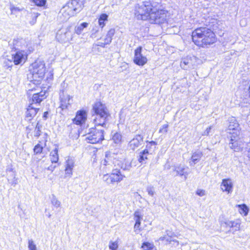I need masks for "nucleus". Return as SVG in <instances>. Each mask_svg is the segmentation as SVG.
<instances>
[{"instance_id": "nucleus-1", "label": "nucleus", "mask_w": 250, "mask_h": 250, "mask_svg": "<svg viewBox=\"0 0 250 250\" xmlns=\"http://www.w3.org/2000/svg\"><path fill=\"white\" fill-rule=\"evenodd\" d=\"M210 19L206 21V27H200L194 30L192 32L191 38L193 42L198 46L204 47L214 43L216 41V36L213 32L214 29L213 24L216 20Z\"/></svg>"}, {"instance_id": "nucleus-2", "label": "nucleus", "mask_w": 250, "mask_h": 250, "mask_svg": "<svg viewBox=\"0 0 250 250\" xmlns=\"http://www.w3.org/2000/svg\"><path fill=\"white\" fill-rule=\"evenodd\" d=\"M45 66L43 61L37 60L29 67V73L27 74V79H30L29 85L33 84V88L38 84L43 78L45 73Z\"/></svg>"}, {"instance_id": "nucleus-3", "label": "nucleus", "mask_w": 250, "mask_h": 250, "mask_svg": "<svg viewBox=\"0 0 250 250\" xmlns=\"http://www.w3.org/2000/svg\"><path fill=\"white\" fill-rule=\"evenodd\" d=\"M92 110L96 116L94 119L95 125L106 127V119L109 114L105 105L100 102H96L93 105Z\"/></svg>"}, {"instance_id": "nucleus-4", "label": "nucleus", "mask_w": 250, "mask_h": 250, "mask_svg": "<svg viewBox=\"0 0 250 250\" xmlns=\"http://www.w3.org/2000/svg\"><path fill=\"white\" fill-rule=\"evenodd\" d=\"M152 9V6L150 2L145 1L136 5L135 7V16L138 20L143 21L148 19Z\"/></svg>"}, {"instance_id": "nucleus-5", "label": "nucleus", "mask_w": 250, "mask_h": 250, "mask_svg": "<svg viewBox=\"0 0 250 250\" xmlns=\"http://www.w3.org/2000/svg\"><path fill=\"white\" fill-rule=\"evenodd\" d=\"M167 12L165 10H157L153 7L149 16L148 19L150 22L157 24L164 23L166 21Z\"/></svg>"}, {"instance_id": "nucleus-6", "label": "nucleus", "mask_w": 250, "mask_h": 250, "mask_svg": "<svg viewBox=\"0 0 250 250\" xmlns=\"http://www.w3.org/2000/svg\"><path fill=\"white\" fill-rule=\"evenodd\" d=\"M85 139L90 144H97L104 140V130L92 128L86 135Z\"/></svg>"}, {"instance_id": "nucleus-7", "label": "nucleus", "mask_w": 250, "mask_h": 250, "mask_svg": "<svg viewBox=\"0 0 250 250\" xmlns=\"http://www.w3.org/2000/svg\"><path fill=\"white\" fill-rule=\"evenodd\" d=\"M125 177L124 173L117 168L112 170L110 175L108 174L103 176V180L108 184H113L115 183H119Z\"/></svg>"}, {"instance_id": "nucleus-8", "label": "nucleus", "mask_w": 250, "mask_h": 250, "mask_svg": "<svg viewBox=\"0 0 250 250\" xmlns=\"http://www.w3.org/2000/svg\"><path fill=\"white\" fill-rule=\"evenodd\" d=\"M65 83L63 82L61 84V88L60 89V107L62 109H66L70 105L72 102V97L67 94L65 91Z\"/></svg>"}, {"instance_id": "nucleus-9", "label": "nucleus", "mask_w": 250, "mask_h": 250, "mask_svg": "<svg viewBox=\"0 0 250 250\" xmlns=\"http://www.w3.org/2000/svg\"><path fill=\"white\" fill-rule=\"evenodd\" d=\"M118 162L117 155L110 151L105 152V158L101 162V167L105 171L110 170L113 165L116 166Z\"/></svg>"}, {"instance_id": "nucleus-10", "label": "nucleus", "mask_w": 250, "mask_h": 250, "mask_svg": "<svg viewBox=\"0 0 250 250\" xmlns=\"http://www.w3.org/2000/svg\"><path fill=\"white\" fill-rule=\"evenodd\" d=\"M71 26L62 28L59 30L56 34L57 39L61 42H66L72 40Z\"/></svg>"}, {"instance_id": "nucleus-11", "label": "nucleus", "mask_w": 250, "mask_h": 250, "mask_svg": "<svg viewBox=\"0 0 250 250\" xmlns=\"http://www.w3.org/2000/svg\"><path fill=\"white\" fill-rule=\"evenodd\" d=\"M142 47L139 46L134 51L133 62L139 66H143L147 62V59L146 57L144 56L142 53Z\"/></svg>"}, {"instance_id": "nucleus-12", "label": "nucleus", "mask_w": 250, "mask_h": 250, "mask_svg": "<svg viewBox=\"0 0 250 250\" xmlns=\"http://www.w3.org/2000/svg\"><path fill=\"white\" fill-rule=\"evenodd\" d=\"M196 57L194 56H187L182 59L180 66L185 70L194 68L196 65Z\"/></svg>"}, {"instance_id": "nucleus-13", "label": "nucleus", "mask_w": 250, "mask_h": 250, "mask_svg": "<svg viewBox=\"0 0 250 250\" xmlns=\"http://www.w3.org/2000/svg\"><path fill=\"white\" fill-rule=\"evenodd\" d=\"M229 125L227 129L228 133L235 136L240 134L239 125L235 117H231L229 119Z\"/></svg>"}, {"instance_id": "nucleus-14", "label": "nucleus", "mask_w": 250, "mask_h": 250, "mask_svg": "<svg viewBox=\"0 0 250 250\" xmlns=\"http://www.w3.org/2000/svg\"><path fill=\"white\" fill-rule=\"evenodd\" d=\"M26 52L22 50L16 51L15 54H12V59L15 65L24 63L27 59Z\"/></svg>"}, {"instance_id": "nucleus-15", "label": "nucleus", "mask_w": 250, "mask_h": 250, "mask_svg": "<svg viewBox=\"0 0 250 250\" xmlns=\"http://www.w3.org/2000/svg\"><path fill=\"white\" fill-rule=\"evenodd\" d=\"M60 13L64 17L63 21H67L70 17L75 15L73 7L67 2L61 9Z\"/></svg>"}, {"instance_id": "nucleus-16", "label": "nucleus", "mask_w": 250, "mask_h": 250, "mask_svg": "<svg viewBox=\"0 0 250 250\" xmlns=\"http://www.w3.org/2000/svg\"><path fill=\"white\" fill-rule=\"evenodd\" d=\"M86 119V111L84 109H81L77 112L75 117L73 119V123L81 125L85 123Z\"/></svg>"}, {"instance_id": "nucleus-17", "label": "nucleus", "mask_w": 250, "mask_h": 250, "mask_svg": "<svg viewBox=\"0 0 250 250\" xmlns=\"http://www.w3.org/2000/svg\"><path fill=\"white\" fill-rule=\"evenodd\" d=\"M144 137L140 134L136 135L129 142L128 146L130 149L134 150L143 143Z\"/></svg>"}, {"instance_id": "nucleus-18", "label": "nucleus", "mask_w": 250, "mask_h": 250, "mask_svg": "<svg viewBox=\"0 0 250 250\" xmlns=\"http://www.w3.org/2000/svg\"><path fill=\"white\" fill-rule=\"evenodd\" d=\"M221 189L228 194L231 193L233 188V183L229 178L223 179L221 185Z\"/></svg>"}, {"instance_id": "nucleus-19", "label": "nucleus", "mask_w": 250, "mask_h": 250, "mask_svg": "<svg viewBox=\"0 0 250 250\" xmlns=\"http://www.w3.org/2000/svg\"><path fill=\"white\" fill-rule=\"evenodd\" d=\"M39 110V108L34 106L32 104H30L27 108L25 112V119L28 121H31L37 114Z\"/></svg>"}, {"instance_id": "nucleus-20", "label": "nucleus", "mask_w": 250, "mask_h": 250, "mask_svg": "<svg viewBox=\"0 0 250 250\" xmlns=\"http://www.w3.org/2000/svg\"><path fill=\"white\" fill-rule=\"evenodd\" d=\"M25 43V41L22 39H14L9 42V45L10 48L15 51H18L20 50L19 47H21L22 45Z\"/></svg>"}, {"instance_id": "nucleus-21", "label": "nucleus", "mask_w": 250, "mask_h": 250, "mask_svg": "<svg viewBox=\"0 0 250 250\" xmlns=\"http://www.w3.org/2000/svg\"><path fill=\"white\" fill-rule=\"evenodd\" d=\"M69 2V4L73 7L75 15L82 10L83 6V0H71Z\"/></svg>"}, {"instance_id": "nucleus-22", "label": "nucleus", "mask_w": 250, "mask_h": 250, "mask_svg": "<svg viewBox=\"0 0 250 250\" xmlns=\"http://www.w3.org/2000/svg\"><path fill=\"white\" fill-rule=\"evenodd\" d=\"M74 160L70 157H68L66 160L65 172V175L67 176H70L72 175V170L74 167Z\"/></svg>"}, {"instance_id": "nucleus-23", "label": "nucleus", "mask_w": 250, "mask_h": 250, "mask_svg": "<svg viewBox=\"0 0 250 250\" xmlns=\"http://www.w3.org/2000/svg\"><path fill=\"white\" fill-rule=\"evenodd\" d=\"M203 154L202 152L200 150H198L192 153L189 162L190 166H194L195 164L198 163L203 157Z\"/></svg>"}, {"instance_id": "nucleus-24", "label": "nucleus", "mask_w": 250, "mask_h": 250, "mask_svg": "<svg viewBox=\"0 0 250 250\" xmlns=\"http://www.w3.org/2000/svg\"><path fill=\"white\" fill-rule=\"evenodd\" d=\"M45 91H42L40 92H38L37 93H34L33 95L32 99V105L33 104H40L42 101H43L45 98Z\"/></svg>"}, {"instance_id": "nucleus-25", "label": "nucleus", "mask_w": 250, "mask_h": 250, "mask_svg": "<svg viewBox=\"0 0 250 250\" xmlns=\"http://www.w3.org/2000/svg\"><path fill=\"white\" fill-rule=\"evenodd\" d=\"M133 161L128 162L127 161L124 160V162L120 161L118 160V162L116 163V166H118L123 171H129L130 170L132 167Z\"/></svg>"}, {"instance_id": "nucleus-26", "label": "nucleus", "mask_w": 250, "mask_h": 250, "mask_svg": "<svg viewBox=\"0 0 250 250\" xmlns=\"http://www.w3.org/2000/svg\"><path fill=\"white\" fill-rule=\"evenodd\" d=\"M229 137L230 138L229 143L230 148L234 151H239L241 147L237 141L238 136L234 137L233 135H231Z\"/></svg>"}, {"instance_id": "nucleus-27", "label": "nucleus", "mask_w": 250, "mask_h": 250, "mask_svg": "<svg viewBox=\"0 0 250 250\" xmlns=\"http://www.w3.org/2000/svg\"><path fill=\"white\" fill-rule=\"evenodd\" d=\"M146 148L144 150H146L147 152L151 154L152 153L154 152L156 148V146L157 145V143L155 141H146Z\"/></svg>"}, {"instance_id": "nucleus-28", "label": "nucleus", "mask_w": 250, "mask_h": 250, "mask_svg": "<svg viewBox=\"0 0 250 250\" xmlns=\"http://www.w3.org/2000/svg\"><path fill=\"white\" fill-rule=\"evenodd\" d=\"M149 154L148 152H147L146 150H143L141 152H140L139 155L138 157V160L139 163L142 164H145L146 163V161L148 159L147 156Z\"/></svg>"}, {"instance_id": "nucleus-29", "label": "nucleus", "mask_w": 250, "mask_h": 250, "mask_svg": "<svg viewBox=\"0 0 250 250\" xmlns=\"http://www.w3.org/2000/svg\"><path fill=\"white\" fill-rule=\"evenodd\" d=\"M50 160L52 163H57L59 160V155H58V149L56 148L54 150H53L52 152H51L50 154Z\"/></svg>"}, {"instance_id": "nucleus-30", "label": "nucleus", "mask_w": 250, "mask_h": 250, "mask_svg": "<svg viewBox=\"0 0 250 250\" xmlns=\"http://www.w3.org/2000/svg\"><path fill=\"white\" fill-rule=\"evenodd\" d=\"M108 16L105 14H102L98 20V23L99 26L103 28L105 25V21H107Z\"/></svg>"}, {"instance_id": "nucleus-31", "label": "nucleus", "mask_w": 250, "mask_h": 250, "mask_svg": "<svg viewBox=\"0 0 250 250\" xmlns=\"http://www.w3.org/2000/svg\"><path fill=\"white\" fill-rule=\"evenodd\" d=\"M227 226L232 229L233 232L239 229L240 224L234 221H228L225 223Z\"/></svg>"}, {"instance_id": "nucleus-32", "label": "nucleus", "mask_w": 250, "mask_h": 250, "mask_svg": "<svg viewBox=\"0 0 250 250\" xmlns=\"http://www.w3.org/2000/svg\"><path fill=\"white\" fill-rule=\"evenodd\" d=\"M88 25V23L84 22L80 24L79 25L76 26L75 28V33L78 35L81 34L83 31V29L86 28Z\"/></svg>"}, {"instance_id": "nucleus-33", "label": "nucleus", "mask_w": 250, "mask_h": 250, "mask_svg": "<svg viewBox=\"0 0 250 250\" xmlns=\"http://www.w3.org/2000/svg\"><path fill=\"white\" fill-rule=\"evenodd\" d=\"M238 207L239 208V212L244 216H247L249 211V208L246 204L238 205Z\"/></svg>"}, {"instance_id": "nucleus-34", "label": "nucleus", "mask_w": 250, "mask_h": 250, "mask_svg": "<svg viewBox=\"0 0 250 250\" xmlns=\"http://www.w3.org/2000/svg\"><path fill=\"white\" fill-rule=\"evenodd\" d=\"M9 9L11 11V14L15 15L19 13L23 9V8H21L19 7L16 6L13 4L11 3L10 4Z\"/></svg>"}, {"instance_id": "nucleus-35", "label": "nucleus", "mask_w": 250, "mask_h": 250, "mask_svg": "<svg viewBox=\"0 0 250 250\" xmlns=\"http://www.w3.org/2000/svg\"><path fill=\"white\" fill-rule=\"evenodd\" d=\"M112 140L115 144H120L122 140V134L119 132L114 133L112 135Z\"/></svg>"}, {"instance_id": "nucleus-36", "label": "nucleus", "mask_w": 250, "mask_h": 250, "mask_svg": "<svg viewBox=\"0 0 250 250\" xmlns=\"http://www.w3.org/2000/svg\"><path fill=\"white\" fill-rule=\"evenodd\" d=\"M185 167H184L178 166L174 168V171L176 172V175L175 176L179 175L180 176L185 175V172H184Z\"/></svg>"}, {"instance_id": "nucleus-37", "label": "nucleus", "mask_w": 250, "mask_h": 250, "mask_svg": "<svg viewBox=\"0 0 250 250\" xmlns=\"http://www.w3.org/2000/svg\"><path fill=\"white\" fill-rule=\"evenodd\" d=\"M42 125H41L38 121L36 124L35 129L34 130V136L36 137H39L41 135V128Z\"/></svg>"}, {"instance_id": "nucleus-38", "label": "nucleus", "mask_w": 250, "mask_h": 250, "mask_svg": "<svg viewBox=\"0 0 250 250\" xmlns=\"http://www.w3.org/2000/svg\"><path fill=\"white\" fill-rule=\"evenodd\" d=\"M142 248L143 250H153L154 246L153 244L149 242H144L142 244Z\"/></svg>"}, {"instance_id": "nucleus-39", "label": "nucleus", "mask_w": 250, "mask_h": 250, "mask_svg": "<svg viewBox=\"0 0 250 250\" xmlns=\"http://www.w3.org/2000/svg\"><path fill=\"white\" fill-rule=\"evenodd\" d=\"M30 1L39 7L44 6L46 3V0H30Z\"/></svg>"}, {"instance_id": "nucleus-40", "label": "nucleus", "mask_w": 250, "mask_h": 250, "mask_svg": "<svg viewBox=\"0 0 250 250\" xmlns=\"http://www.w3.org/2000/svg\"><path fill=\"white\" fill-rule=\"evenodd\" d=\"M13 62L11 60L5 59L3 61V66L6 69L11 68L13 66Z\"/></svg>"}, {"instance_id": "nucleus-41", "label": "nucleus", "mask_w": 250, "mask_h": 250, "mask_svg": "<svg viewBox=\"0 0 250 250\" xmlns=\"http://www.w3.org/2000/svg\"><path fill=\"white\" fill-rule=\"evenodd\" d=\"M43 148V146L38 144L34 146L33 149L34 152L35 154H41Z\"/></svg>"}, {"instance_id": "nucleus-42", "label": "nucleus", "mask_w": 250, "mask_h": 250, "mask_svg": "<svg viewBox=\"0 0 250 250\" xmlns=\"http://www.w3.org/2000/svg\"><path fill=\"white\" fill-rule=\"evenodd\" d=\"M51 203L56 208L59 207L61 204L60 202L57 200L54 195H52L51 197Z\"/></svg>"}, {"instance_id": "nucleus-43", "label": "nucleus", "mask_w": 250, "mask_h": 250, "mask_svg": "<svg viewBox=\"0 0 250 250\" xmlns=\"http://www.w3.org/2000/svg\"><path fill=\"white\" fill-rule=\"evenodd\" d=\"M28 248L29 250H37L36 245L32 239L28 240Z\"/></svg>"}, {"instance_id": "nucleus-44", "label": "nucleus", "mask_w": 250, "mask_h": 250, "mask_svg": "<svg viewBox=\"0 0 250 250\" xmlns=\"http://www.w3.org/2000/svg\"><path fill=\"white\" fill-rule=\"evenodd\" d=\"M146 190L148 195L152 197L153 196L155 193L154 188L152 186H147L146 187Z\"/></svg>"}, {"instance_id": "nucleus-45", "label": "nucleus", "mask_w": 250, "mask_h": 250, "mask_svg": "<svg viewBox=\"0 0 250 250\" xmlns=\"http://www.w3.org/2000/svg\"><path fill=\"white\" fill-rule=\"evenodd\" d=\"M167 235H168V236H166L161 237L160 238V240H162V241L166 240V241L168 242L169 243H170L171 241H174V242H177V240H174L172 239V236L171 235H169V233H167Z\"/></svg>"}, {"instance_id": "nucleus-46", "label": "nucleus", "mask_w": 250, "mask_h": 250, "mask_svg": "<svg viewBox=\"0 0 250 250\" xmlns=\"http://www.w3.org/2000/svg\"><path fill=\"white\" fill-rule=\"evenodd\" d=\"M109 248L111 250H117L118 248V242L110 241L109 244Z\"/></svg>"}, {"instance_id": "nucleus-47", "label": "nucleus", "mask_w": 250, "mask_h": 250, "mask_svg": "<svg viewBox=\"0 0 250 250\" xmlns=\"http://www.w3.org/2000/svg\"><path fill=\"white\" fill-rule=\"evenodd\" d=\"M168 124L163 125L162 127L159 129V132L161 133H166L167 132Z\"/></svg>"}, {"instance_id": "nucleus-48", "label": "nucleus", "mask_w": 250, "mask_h": 250, "mask_svg": "<svg viewBox=\"0 0 250 250\" xmlns=\"http://www.w3.org/2000/svg\"><path fill=\"white\" fill-rule=\"evenodd\" d=\"M29 81V83H27L26 84V88L28 89L27 91H28V92L30 91H33L34 90H35L36 89V87H37V85L35 87V88H33V87H34V84H31L30 85H29V84L30 83V80L31 79H27Z\"/></svg>"}, {"instance_id": "nucleus-49", "label": "nucleus", "mask_w": 250, "mask_h": 250, "mask_svg": "<svg viewBox=\"0 0 250 250\" xmlns=\"http://www.w3.org/2000/svg\"><path fill=\"white\" fill-rule=\"evenodd\" d=\"M12 176L14 177L13 179L11 180H10L9 179H8V181H9V183L11 184V185H12L13 186H15L18 184L17 179H16L15 178V174H12Z\"/></svg>"}, {"instance_id": "nucleus-50", "label": "nucleus", "mask_w": 250, "mask_h": 250, "mask_svg": "<svg viewBox=\"0 0 250 250\" xmlns=\"http://www.w3.org/2000/svg\"><path fill=\"white\" fill-rule=\"evenodd\" d=\"M53 79V71H50L49 72V73L47 74V76L46 78V81L48 83L51 82Z\"/></svg>"}, {"instance_id": "nucleus-51", "label": "nucleus", "mask_w": 250, "mask_h": 250, "mask_svg": "<svg viewBox=\"0 0 250 250\" xmlns=\"http://www.w3.org/2000/svg\"><path fill=\"white\" fill-rule=\"evenodd\" d=\"M115 33V30L113 28L110 29L107 32L106 36L109 38H111L112 39L113 36L114 35Z\"/></svg>"}, {"instance_id": "nucleus-52", "label": "nucleus", "mask_w": 250, "mask_h": 250, "mask_svg": "<svg viewBox=\"0 0 250 250\" xmlns=\"http://www.w3.org/2000/svg\"><path fill=\"white\" fill-rule=\"evenodd\" d=\"M134 218L135 220H137L139 219V220H141L142 219V215L140 214V212L139 211H136L134 213Z\"/></svg>"}, {"instance_id": "nucleus-53", "label": "nucleus", "mask_w": 250, "mask_h": 250, "mask_svg": "<svg viewBox=\"0 0 250 250\" xmlns=\"http://www.w3.org/2000/svg\"><path fill=\"white\" fill-rule=\"evenodd\" d=\"M196 194L200 196H203L205 195V191L203 189H198L196 191Z\"/></svg>"}, {"instance_id": "nucleus-54", "label": "nucleus", "mask_w": 250, "mask_h": 250, "mask_svg": "<svg viewBox=\"0 0 250 250\" xmlns=\"http://www.w3.org/2000/svg\"><path fill=\"white\" fill-rule=\"evenodd\" d=\"M112 40V39L111 38H109V37H107V36H106L105 38L104 39V42L106 44H109L111 42Z\"/></svg>"}, {"instance_id": "nucleus-55", "label": "nucleus", "mask_w": 250, "mask_h": 250, "mask_svg": "<svg viewBox=\"0 0 250 250\" xmlns=\"http://www.w3.org/2000/svg\"><path fill=\"white\" fill-rule=\"evenodd\" d=\"M141 220H139V219L137 220H135V225H134V229H139V228H140V225H141Z\"/></svg>"}, {"instance_id": "nucleus-56", "label": "nucleus", "mask_w": 250, "mask_h": 250, "mask_svg": "<svg viewBox=\"0 0 250 250\" xmlns=\"http://www.w3.org/2000/svg\"><path fill=\"white\" fill-rule=\"evenodd\" d=\"M211 129V126H209L208 127L206 130L204 132L203 135H208L209 134V132Z\"/></svg>"}, {"instance_id": "nucleus-57", "label": "nucleus", "mask_w": 250, "mask_h": 250, "mask_svg": "<svg viewBox=\"0 0 250 250\" xmlns=\"http://www.w3.org/2000/svg\"><path fill=\"white\" fill-rule=\"evenodd\" d=\"M56 167V165H50V166H49L47 168V169L48 170H50L51 171V172H53L54 170V169Z\"/></svg>"}, {"instance_id": "nucleus-58", "label": "nucleus", "mask_w": 250, "mask_h": 250, "mask_svg": "<svg viewBox=\"0 0 250 250\" xmlns=\"http://www.w3.org/2000/svg\"><path fill=\"white\" fill-rule=\"evenodd\" d=\"M107 45L106 44H105V43L104 42H98L97 44V46H100V47H105V46Z\"/></svg>"}, {"instance_id": "nucleus-59", "label": "nucleus", "mask_w": 250, "mask_h": 250, "mask_svg": "<svg viewBox=\"0 0 250 250\" xmlns=\"http://www.w3.org/2000/svg\"><path fill=\"white\" fill-rule=\"evenodd\" d=\"M49 113L48 111H45L43 113L42 118L44 120H46L48 117V115Z\"/></svg>"}, {"instance_id": "nucleus-60", "label": "nucleus", "mask_w": 250, "mask_h": 250, "mask_svg": "<svg viewBox=\"0 0 250 250\" xmlns=\"http://www.w3.org/2000/svg\"><path fill=\"white\" fill-rule=\"evenodd\" d=\"M6 172H12V174H14V172L13 171V168L11 167H8L6 169Z\"/></svg>"}, {"instance_id": "nucleus-61", "label": "nucleus", "mask_w": 250, "mask_h": 250, "mask_svg": "<svg viewBox=\"0 0 250 250\" xmlns=\"http://www.w3.org/2000/svg\"><path fill=\"white\" fill-rule=\"evenodd\" d=\"M248 146L249 147V148L248 151L247 156L249 157V159L250 160V145H249Z\"/></svg>"}, {"instance_id": "nucleus-62", "label": "nucleus", "mask_w": 250, "mask_h": 250, "mask_svg": "<svg viewBox=\"0 0 250 250\" xmlns=\"http://www.w3.org/2000/svg\"><path fill=\"white\" fill-rule=\"evenodd\" d=\"M26 130L31 131L32 130V128L30 127V126H28L26 127Z\"/></svg>"}, {"instance_id": "nucleus-63", "label": "nucleus", "mask_w": 250, "mask_h": 250, "mask_svg": "<svg viewBox=\"0 0 250 250\" xmlns=\"http://www.w3.org/2000/svg\"><path fill=\"white\" fill-rule=\"evenodd\" d=\"M185 179H187V176H185Z\"/></svg>"}, {"instance_id": "nucleus-64", "label": "nucleus", "mask_w": 250, "mask_h": 250, "mask_svg": "<svg viewBox=\"0 0 250 250\" xmlns=\"http://www.w3.org/2000/svg\"><path fill=\"white\" fill-rule=\"evenodd\" d=\"M249 97L250 98V92L249 91Z\"/></svg>"}]
</instances>
